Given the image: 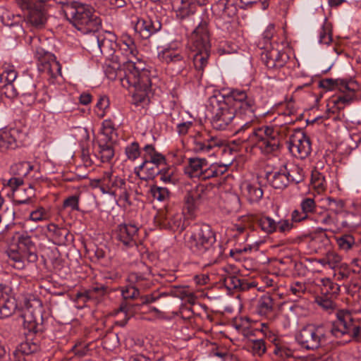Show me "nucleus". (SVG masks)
Returning a JSON list of instances; mask_svg holds the SVG:
<instances>
[{
	"label": "nucleus",
	"instance_id": "obj_1",
	"mask_svg": "<svg viewBox=\"0 0 361 361\" xmlns=\"http://www.w3.org/2000/svg\"><path fill=\"white\" fill-rule=\"evenodd\" d=\"M186 243L192 253L204 258L209 264L216 263L224 253L223 245L216 242L214 232L206 224L195 225Z\"/></svg>",
	"mask_w": 361,
	"mask_h": 361
},
{
	"label": "nucleus",
	"instance_id": "obj_2",
	"mask_svg": "<svg viewBox=\"0 0 361 361\" xmlns=\"http://www.w3.org/2000/svg\"><path fill=\"white\" fill-rule=\"evenodd\" d=\"M60 4L67 20L87 36L101 28L102 20L92 6L78 2L60 1Z\"/></svg>",
	"mask_w": 361,
	"mask_h": 361
},
{
	"label": "nucleus",
	"instance_id": "obj_3",
	"mask_svg": "<svg viewBox=\"0 0 361 361\" xmlns=\"http://www.w3.org/2000/svg\"><path fill=\"white\" fill-rule=\"evenodd\" d=\"M247 95L245 90L231 89L228 94V102L220 104L212 117L211 123L213 128L219 130H224L235 118L237 119Z\"/></svg>",
	"mask_w": 361,
	"mask_h": 361
},
{
	"label": "nucleus",
	"instance_id": "obj_4",
	"mask_svg": "<svg viewBox=\"0 0 361 361\" xmlns=\"http://www.w3.org/2000/svg\"><path fill=\"white\" fill-rule=\"evenodd\" d=\"M122 66L121 84L124 87H133L137 91L147 92L151 87L149 71L141 61L133 62L124 56Z\"/></svg>",
	"mask_w": 361,
	"mask_h": 361
},
{
	"label": "nucleus",
	"instance_id": "obj_5",
	"mask_svg": "<svg viewBox=\"0 0 361 361\" xmlns=\"http://www.w3.org/2000/svg\"><path fill=\"white\" fill-rule=\"evenodd\" d=\"M253 146H258L265 154L278 151L281 145L282 135L279 128L262 126L252 130L247 137H242Z\"/></svg>",
	"mask_w": 361,
	"mask_h": 361
},
{
	"label": "nucleus",
	"instance_id": "obj_6",
	"mask_svg": "<svg viewBox=\"0 0 361 361\" xmlns=\"http://www.w3.org/2000/svg\"><path fill=\"white\" fill-rule=\"evenodd\" d=\"M195 20L199 25L192 31L190 37L197 51L193 56V63L197 70L202 71L207 63L209 56V33L208 23L206 21H200L199 18H196Z\"/></svg>",
	"mask_w": 361,
	"mask_h": 361
},
{
	"label": "nucleus",
	"instance_id": "obj_7",
	"mask_svg": "<svg viewBox=\"0 0 361 361\" xmlns=\"http://www.w3.org/2000/svg\"><path fill=\"white\" fill-rule=\"evenodd\" d=\"M85 44L88 51L95 55L102 54L110 59L116 54L119 55V51L116 49V35L111 32L99 30L93 32L85 37Z\"/></svg>",
	"mask_w": 361,
	"mask_h": 361
},
{
	"label": "nucleus",
	"instance_id": "obj_8",
	"mask_svg": "<svg viewBox=\"0 0 361 361\" xmlns=\"http://www.w3.org/2000/svg\"><path fill=\"white\" fill-rule=\"evenodd\" d=\"M324 326L308 324L300 330L295 336L298 343L307 350H316L325 345L332 334Z\"/></svg>",
	"mask_w": 361,
	"mask_h": 361
},
{
	"label": "nucleus",
	"instance_id": "obj_9",
	"mask_svg": "<svg viewBox=\"0 0 361 361\" xmlns=\"http://www.w3.org/2000/svg\"><path fill=\"white\" fill-rule=\"evenodd\" d=\"M23 327L29 333L37 334L42 331V304L33 295H28L23 299Z\"/></svg>",
	"mask_w": 361,
	"mask_h": 361
},
{
	"label": "nucleus",
	"instance_id": "obj_10",
	"mask_svg": "<svg viewBox=\"0 0 361 361\" xmlns=\"http://www.w3.org/2000/svg\"><path fill=\"white\" fill-rule=\"evenodd\" d=\"M337 320L330 328L332 336L343 338V342L350 341L351 338L361 342V327L353 325L351 314L348 310H339L336 313Z\"/></svg>",
	"mask_w": 361,
	"mask_h": 361
},
{
	"label": "nucleus",
	"instance_id": "obj_11",
	"mask_svg": "<svg viewBox=\"0 0 361 361\" xmlns=\"http://www.w3.org/2000/svg\"><path fill=\"white\" fill-rule=\"evenodd\" d=\"M103 182L104 186L101 188L103 193L113 195L117 202L123 201L128 205L131 204L125 179L106 172L104 175Z\"/></svg>",
	"mask_w": 361,
	"mask_h": 361
},
{
	"label": "nucleus",
	"instance_id": "obj_12",
	"mask_svg": "<svg viewBox=\"0 0 361 361\" xmlns=\"http://www.w3.org/2000/svg\"><path fill=\"white\" fill-rule=\"evenodd\" d=\"M255 99L247 95V99L244 101L243 106L240 109L236 121L240 125L236 130L235 134L239 135V139L244 142L242 137H247L249 133H251L253 122L257 119L255 115Z\"/></svg>",
	"mask_w": 361,
	"mask_h": 361
},
{
	"label": "nucleus",
	"instance_id": "obj_13",
	"mask_svg": "<svg viewBox=\"0 0 361 361\" xmlns=\"http://www.w3.org/2000/svg\"><path fill=\"white\" fill-rule=\"evenodd\" d=\"M48 0H16L23 10L27 11V20L35 27H41L47 21L45 3Z\"/></svg>",
	"mask_w": 361,
	"mask_h": 361
},
{
	"label": "nucleus",
	"instance_id": "obj_14",
	"mask_svg": "<svg viewBox=\"0 0 361 361\" xmlns=\"http://www.w3.org/2000/svg\"><path fill=\"white\" fill-rule=\"evenodd\" d=\"M154 220L161 228L179 232L185 228L183 214L173 209H165L159 211Z\"/></svg>",
	"mask_w": 361,
	"mask_h": 361
},
{
	"label": "nucleus",
	"instance_id": "obj_15",
	"mask_svg": "<svg viewBox=\"0 0 361 361\" xmlns=\"http://www.w3.org/2000/svg\"><path fill=\"white\" fill-rule=\"evenodd\" d=\"M288 149L293 156L305 159L311 152V142L309 137L301 130L298 129L290 136L287 142Z\"/></svg>",
	"mask_w": 361,
	"mask_h": 361
},
{
	"label": "nucleus",
	"instance_id": "obj_16",
	"mask_svg": "<svg viewBox=\"0 0 361 361\" xmlns=\"http://www.w3.org/2000/svg\"><path fill=\"white\" fill-rule=\"evenodd\" d=\"M159 58L166 63L169 69L175 74L180 73L188 66L185 54L180 51L171 47L162 50L159 54Z\"/></svg>",
	"mask_w": 361,
	"mask_h": 361
},
{
	"label": "nucleus",
	"instance_id": "obj_17",
	"mask_svg": "<svg viewBox=\"0 0 361 361\" xmlns=\"http://www.w3.org/2000/svg\"><path fill=\"white\" fill-rule=\"evenodd\" d=\"M173 295L181 299H186L190 304H194L196 297L194 293L187 291L183 288L173 287L169 292H154L152 294L145 295L140 298V304L147 305L153 302L162 297Z\"/></svg>",
	"mask_w": 361,
	"mask_h": 361
},
{
	"label": "nucleus",
	"instance_id": "obj_18",
	"mask_svg": "<svg viewBox=\"0 0 361 361\" xmlns=\"http://www.w3.org/2000/svg\"><path fill=\"white\" fill-rule=\"evenodd\" d=\"M138 231L134 224H119L115 231L116 238L126 247L136 246Z\"/></svg>",
	"mask_w": 361,
	"mask_h": 361
},
{
	"label": "nucleus",
	"instance_id": "obj_19",
	"mask_svg": "<svg viewBox=\"0 0 361 361\" xmlns=\"http://www.w3.org/2000/svg\"><path fill=\"white\" fill-rule=\"evenodd\" d=\"M161 28V21L155 15L139 19L135 27V31L143 39H148L152 34L159 31Z\"/></svg>",
	"mask_w": 361,
	"mask_h": 361
},
{
	"label": "nucleus",
	"instance_id": "obj_20",
	"mask_svg": "<svg viewBox=\"0 0 361 361\" xmlns=\"http://www.w3.org/2000/svg\"><path fill=\"white\" fill-rule=\"evenodd\" d=\"M222 143L220 140L210 137L207 134L197 133L194 140L193 150L197 153H214L215 148H219Z\"/></svg>",
	"mask_w": 361,
	"mask_h": 361
},
{
	"label": "nucleus",
	"instance_id": "obj_21",
	"mask_svg": "<svg viewBox=\"0 0 361 361\" xmlns=\"http://www.w3.org/2000/svg\"><path fill=\"white\" fill-rule=\"evenodd\" d=\"M288 59V56L285 52L275 49L267 50L262 53V60L269 69L283 68Z\"/></svg>",
	"mask_w": 361,
	"mask_h": 361
},
{
	"label": "nucleus",
	"instance_id": "obj_22",
	"mask_svg": "<svg viewBox=\"0 0 361 361\" xmlns=\"http://www.w3.org/2000/svg\"><path fill=\"white\" fill-rule=\"evenodd\" d=\"M17 245L18 250L27 255L28 262L35 263L37 261V247L31 236L26 233L20 235L18 238Z\"/></svg>",
	"mask_w": 361,
	"mask_h": 361
},
{
	"label": "nucleus",
	"instance_id": "obj_23",
	"mask_svg": "<svg viewBox=\"0 0 361 361\" xmlns=\"http://www.w3.org/2000/svg\"><path fill=\"white\" fill-rule=\"evenodd\" d=\"M208 188L202 184L197 185L189 190L185 197L188 209L193 211L196 207L207 196Z\"/></svg>",
	"mask_w": 361,
	"mask_h": 361
},
{
	"label": "nucleus",
	"instance_id": "obj_24",
	"mask_svg": "<svg viewBox=\"0 0 361 361\" xmlns=\"http://www.w3.org/2000/svg\"><path fill=\"white\" fill-rule=\"evenodd\" d=\"M20 134L17 129L0 132V151L2 152L14 149L18 146Z\"/></svg>",
	"mask_w": 361,
	"mask_h": 361
},
{
	"label": "nucleus",
	"instance_id": "obj_25",
	"mask_svg": "<svg viewBox=\"0 0 361 361\" xmlns=\"http://www.w3.org/2000/svg\"><path fill=\"white\" fill-rule=\"evenodd\" d=\"M266 178L274 188L278 190H283L289 184L286 166L281 167L277 171L267 173Z\"/></svg>",
	"mask_w": 361,
	"mask_h": 361
},
{
	"label": "nucleus",
	"instance_id": "obj_26",
	"mask_svg": "<svg viewBox=\"0 0 361 361\" xmlns=\"http://www.w3.org/2000/svg\"><path fill=\"white\" fill-rule=\"evenodd\" d=\"M128 280L130 283L136 285L137 288H149L151 281L150 267L143 265L142 271L130 272L128 276Z\"/></svg>",
	"mask_w": 361,
	"mask_h": 361
},
{
	"label": "nucleus",
	"instance_id": "obj_27",
	"mask_svg": "<svg viewBox=\"0 0 361 361\" xmlns=\"http://www.w3.org/2000/svg\"><path fill=\"white\" fill-rule=\"evenodd\" d=\"M160 167L152 163L147 158L135 169V173L140 179L147 180L154 179L161 172Z\"/></svg>",
	"mask_w": 361,
	"mask_h": 361
},
{
	"label": "nucleus",
	"instance_id": "obj_28",
	"mask_svg": "<svg viewBox=\"0 0 361 361\" xmlns=\"http://www.w3.org/2000/svg\"><path fill=\"white\" fill-rule=\"evenodd\" d=\"M176 16L181 20L191 17V20L197 25L199 23L196 22V18H199L200 21H206L208 23L207 20L202 19L199 15L195 14V6L189 0H182L181 5L176 10Z\"/></svg>",
	"mask_w": 361,
	"mask_h": 361
},
{
	"label": "nucleus",
	"instance_id": "obj_29",
	"mask_svg": "<svg viewBox=\"0 0 361 361\" xmlns=\"http://www.w3.org/2000/svg\"><path fill=\"white\" fill-rule=\"evenodd\" d=\"M207 166V161L205 159L190 158L188 166L185 169V172L191 178L197 177L201 178L204 169Z\"/></svg>",
	"mask_w": 361,
	"mask_h": 361
},
{
	"label": "nucleus",
	"instance_id": "obj_30",
	"mask_svg": "<svg viewBox=\"0 0 361 361\" xmlns=\"http://www.w3.org/2000/svg\"><path fill=\"white\" fill-rule=\"evenodd\" d=\"M140 302H133L131 300H124L121 303L117 314L122 312L124 314V319L120 321H116V324L120 326H124L129 318L133 314L134 312L137 310V307L140 306Z\"/></svg>",
	"mask_w": 361,
	"mask_h": 361
},
{
	"label": "nucleus",
	"instance_id": "obj_31",
	"mask_svg": "<svg viewBox=\"0 0 361 361\" xmlns=\"http://www.w3.org/2000/svg\"><path fill=\"white\" fill-rule=\"evenodd\" d=\"M124 56H113V59H110L111 61V64H109L105 69V74L107 78L110 80H114L119 75L122 76V66L123 62Z\"/></svg>",
	"mask_w": 361,
	"mask_h": 361
},
{
	"label": "nucleus",
	"instance_id": "obj_32",
	"mask_svg": "<svg viewBox=\"0 0 361 361\" xmlns=\"http://www.w3.org/2000/svg\"><path fill=\"white\" fill-rule=\"evenodd\" d=\"M214 10L221 12L222 18H231L234 17L238 12V8L234 3L230 0H219L214 6Z\"/></svg>",
	"mask_w": 361,
	"mask_h": 361
},
{
	"label": "nucleus",
	"instance_id": "obj_33",
	"mask_svg": "<svg viewBox=\"0 0 361 361\" xmlns=\"http://www.w3.org/2000/svg\"><path fill=\"white\" fill-rule=\"evenodd\" d=\"M274 300L269 294L262 295L257 301L256 312L260 316H268L272 312Z\"/></svg>",
	"mask_w": 361,
	"mask_h": 361
},
{
	"label": "nucleus",
	"instance_id": "obj_34",
	"mask_svg": "<svg viewBox=\"0 0 361 361\" xmlns=\"http://www.w3.org/2000/svg\"><path fill=\"white\" fill-rule=\"evenodd\" d=\"M321 293L331 298H336L340 293V286L333 282L330 279L321 280Z\"/></svg>",
	"mask_w": 361,
	"mask_h": 361
},
{
	"label": "nucleus",
	"instance_id": "obj_35",
	"mask_svg": "<svg viewBox=\"0 0 361 361\" xmlns=\"http://www.w3.org/2000/svg\"><path fill=\"white\" fill-rule=\"evenodd\" d=\"M244 193L250 202H257L263 196V190L260 187L249 183H245Z\"/></svg>",
	"mask_w": 361,
	"mask_h": 361
},
{
	"label": "nucleus",
	"instance_id": "obj_36",
	"mask_svg": "<svg viewBox=\"0 0 361 361\" xmlns=\"http://www.w3.org/2000/svg\"><path fill=\"white\" fill-rule=\"evenodd\" d=\"M17 308V302L14 298L10 297L4 302L0 303V317L6 318L11 316Z\"/></svg>",
	"mask_w": 361,
	"mask_h": 361
},
{
	"label": "nucleus",
	"instance_id": "obj_37",
	"mask_svg": "<svg viewBox=\"0 0 361 361\" xmlns=\"http://www.w3.org/2000/svg\"><path fill=\"white\" fill-rule=\"evenodd\" d=\"M257 224L266 233L270 234L277 229V223L271 217L262 216L257 220Z\"/></svg>",
	"mask_w": 361,
	"mask_h": 361
},
{
	"label": "nucleus",
	"instance_id": "obj_38",
	"mask_svg": "<svg viewBox=\"0 0 361 361\" xmlns=\"http://www.w3.org/2000/svg\"><path fill=\"white\" fill-rule=\"evenodd\" d=\"M33 169L30 162L23 161L13 164L11 167V173L16 176L22 178L27 176Z\"/></svg>",
	"mask_w": 361,
	"mask_h": 361
},
{
	"label": "nucleus",
	"instance_id": "obj_39",
	"mask_svg": "<svg viewBox=\"0 0 361 361\" xmlns=\"http://www.w3.org/2000/svg\"><path fill=\"white\" fill-rule=\"evenodd\" d=\"M42 68L41 71L47 72L52 78H56L57 75H61V66L60 63L55 60L42 63Z\"/></svg>",
	"mask_w": 361,
	"mask_h": 361
},
{
	"label": "nucleus",
	"instance_id": "obj_40",
	"mask_svg": "<svg viewBox=\"0 0 361 361\" xmlns=\"http://www.w3.org/2000/svg\"><path fill=\"white\" fill-rule=\"evenodd\" d=\"M286 173L290 182L298 184L304 180V171L298 166H293L290 169L286 168Z\"/></svg>",
	"mask_w": 361,
	"mask_h": 361
},
{
	"label": "nucleus",
	"instance_id": "obj_41",
	"mask_svg": "<svg viewBox=\"0 0 361 361\" xmlns=\"http://www.w3.org/2000/svg\"><path fill=\"white\" fill-rule=\"evenodd\" d=\"M47 230L49 233L52 235L54 239L59 243H63L66 235L68 234L67 230L60 228L54 224L48 225Z\"/></svg>",
	"mask_w": 361,
	"mask_h": 361
},
{
	"label": "nucleus",
	"instance_id": "obj_42",
	"mask_svg": "<svg viewBox=\"0 0 361 361\" xmlns=\"http://www.w3.org/2000/svg\"><path fill=\"white\" fill-rule=\"evenodd\" d=\"M107 292V287L104 285H99L92 287L90 289L86 290L83 293H78L77 297H85L88 300L92 299L97 295H103Z\"/></svg>",
	"mask_w": 361,
	"mask_h": 361
},
{
	"label": "nucleus",
	"instance_id": "obj_43",
	"mask_svg": "<svg viewBox=\"0 0 361 361\" xmlns=\"http://www.w3.org/2000/svg\"><path fill=\"white\" fill-rule=\"evenodd\" d=\"M334 299L327 295H322L317 296L315 301L324 310L331 312L336 308V304L334 302Z\"/></svg>",
	"mask_w": 361,
	"mask_h": 361
},
{
	"label": "nucleus",
	"instance_id": "obj_44",
	"mask_svg": "<svg viewBox=\"0 0 361 361\" xmlns=\"http://www.w3.org/2000/svg\"><path fill=\"white\" fill-rule=\"evenodd\" d=\"M154 199L158 201H165L169 197V191L166 188H162L156 185H152L149 190Z\"/></svg>",
	"mask_w": 361,
	"mask_h": 361
},
{
	"label": "nucleus",
	"instance_id": "obj_45",
	"mask_svg": "<svg viewBox=\"0 0 361 361\" xmlns=\"http://www.w3.org/2000/svg\"><path fill=\"white\" fill-rule=\"evenodd\" d=\"M99 154L102 162H109L114 156V150L111 145L108 143H99Z\"/></svg>",
	"mask_w": 361,
	"mask_h": 361
},
{
	"label": "nucleus",
	"instance_id": "obj_46",
	"mask_svg": "<svg viewBox=\"0 0 361 361\" xmlns=\"http://www.w3.org/2000/svg\"><path fill=\"white\" fill-rule=\"evenodd\" d=\"M104 348L113 350L119 345V339L118 335L114 333H109L106 334L102 341Z\"/></svg>",
	"mask_w": 361,
	"mask_h": 361
},
{
	"label": "nucleus",
	"instance_id": "obj_47",
	"mask_svg": "<svg viewBox=\"0 0 361 361\" xmlns=\"http://www.w3.org/2000/svg\"><path fill=\"white\" fill-rule=\"evenodd\" d=\"M90 345L91 344L90 343H86L85 341H78L72 347L71 350L75 355L78 357H83L89 355L91 351L90 348Z\"/></svg>",
	"mask_w": 361,
	"mask_h": 361
},
{
	"label": "nucleus",
	"instance_id": "obj_48",
	"mask_svg": "<svg viewBox=\"0 0 361 361\" xmlns=\"http://www.w3.org/2000/svg\"><path fill=\"white\" fill-rule=\"evenodd\" d=\"M38 348L39 346L35 343L25 341L18 345L16 350L29 357L31 354L37 352Z\"/></svg>",
	"mask_w": 361,
	"mask_h": 361
},
{
	"label": "nucleus",
	"instance_id": "obj_49",
	"mask_svg": "<svg viewBox=\"0 0 361 361\" xmlns=\"http://www.w3.org/2000/svg\"><path fill=\"white\" fill-rule=\"evenodd\" d=\"M21 253L22 252L18 250V248H9L7 250H6V254L7 257L16 264V267L18 269H22L24 267V263L23 261Z\"/></svg>",
	"mask_w": 361,
	"mask_h": 361
},
{
	"label": "nucleus",
	"instance_id": "obj_50",
	"mask_svg": "<svg viewBox=\"0 0 361 361\" xmlns=\"http://www.w3.org/2000/svg\"><path fill=\"white\" fill-rule=\"evenodd\" d=\"M326 206L329 210L335 214L341 213L344 207V202L342 200L334 199L333 197H327L326 200Z\"/></svg>",
	"mask_w": 361,
	"mask_h": 361
},
{
	"label": "nucleus",
	"instance_id": "obj_51",
	"mask_svg": "<svg viewBox=\"0 0 361 361\" xmlns=\"http://www.w3.org/2000/svg\"><path fill=\"white\" fill-rule=\"evenodd\" d=\"M337 243L341 249L347 251L355 245V242L353 235H343L337 238Z\"/></svg>",
	"mask_w": 361,
	"mask_h": 361
},
{
	"label": "nucleus",
	"instance_id": "obj_52",
	"mask_svg": "<svg viewBox=\"0 0 361 361\" xmlns=\"http://www.w3.org/2000/svg\"><path fill=\"white\" fill-rule=\"evenodd\" d=\"M161 172L160 179L165 183H175L176 178L174 177L175 169L173 167H163L160 168Z\"/></svg>",
	"mask_w": 361,
	"mask_h": 361
},
{
	"label": "nucleus",
	"instance_id": "obj_53",
	"mask_svg": "<svg viewBox=\"0 0 361 361\" xmlns=\"http://www.w3.org/2000/svg\"><path fill=\"white\" fill-rule=\"evenodd\" d=\"M224 283L227 288L231 289H244L243 287V281L240 279L238 276L233 275L227 276L224 279Z\"/></svg>",
	"mask_w": 361,
	"mask_h": 361
},
{
	"label": "nucleus",
	"instance_id": "obj_54",
	"mask_svg": "<svg viewBox=\"0 0 361 361\" xmlns=\"http://www.w3.org/2000/svg\"><path fill=\"white\" fill-rule=\"evenodd\" d=\"M79 195H71L63 200V207L71 208L73 211H79Z\"/></svg>",
	"mask_w": 361,
	"mask_h": 361
},
{
	"label": "nucleus",
	"instance_id": "obj_55",
	"mask_svg": "<svg viewBox=\"0 0 361 361\" xmlns=\"http://www.w3.org/2000/svg\"><path fill=\"white\" fill-rule=\"evenodd\" d=\"M139 295L138 288L134 286L126 287L122 290V296L124 300L136 299Z\"/></svg>",
	"mask_w": 361,
	"mask_h": 361
},
{
	"label": "nucleus",
	"instance_id": "obj_56",
	"mask_svg": "<svg viewBox=\"0 0 361 361\" xmlns=\"http://www.w3.org/2000/svg\"><path fill=\"white\" fill-rule=\"evenodd\" d=\"M327 257V266L330 269H336L339 266L342 260L341 257L334 252H328Z\"/></svg>",
	"mask_w": 361,
	"mask_h": 361
},
{
	"label": "nucleus",
	"instance_id": "obj_57",
	"mask_svg": "<svg viewBox=\"0 0 361 361\" xmlns=\"http://www.w3.org/2000/svg\"><path fill=\"white\" fill-rule=\"evenodd\" d=\"M332 41V36L331 30L323 25L321 27L319 35V42L324 44H329Z\"/></svg>",
	"mask_w": 361,
	"mask_h": 361
},
{
	"label": "nucleus",
	"instance_id": "obj_58",
	"mask_svg": "<svg viewBox=\"0 0 361 361\" xmlns=\"http://www.w3.org/2000/svg\"><path fill=\"white\" fill-rule=\"evenodd\" d=\"M300 207L303 213L308 214L309 213H312L314 212L316 207V203L314 199L307 197L302 201Z\"/></svg>",
	"mask_w": 361,
	"mask_h": 361
},
{
	"label": "nucleus",
	"instance_id": "obj_59",
	"mask_svg": "<svg viewBox=\"0 0 361 361\" xmlns=\"http://www.w3.org/2000/svg\"><path fill=\"white\" fill-rule=\"evenodd\" d=\"M353 99V94H343L334 99L333 103L334 105L337 106L338 109H342L344 107V105L350 104Z\"/></svg>",
	"mask_w": 361,
	"mask_h": 361
},
{
	"label": "nucleus",
	"instance_id": "obj_60",
	"mask_svg": "<svg viewBox=\"0 0 361 361\" xmlns=\"http://www.w3.org/2000/svg\"><path fill=\"white\" fill-rule=\"evenodd\" d=\"M126 154L128 159L135 160L140 155V148L137 142H134L126 148Z\"/></svg>",
	"mask_w": 361,
	"mask_h": 361
},
{
	"label": "nucleus",
	"instance_id": "obj_61",
	"mask_svg": "<svg viewBox=\"0 0 361 361\" xmlns=\"http://www.w3.org/2000/svg\"><path fill=\"white\" fill-rule=\"evenodd\" d=\"M27 192V197L26 198L22 197L19 199H16L14 200L15 204L20 205L23 204H30L32 202V198L35 197V189L31 184H30L29 188L25 190Z\"/></svg>",
	"mask_w": 361,
	"mask_h": 361
},
{
	"label": "nucleus",
	"instance_id": "obj_62",
	"mask_svg": "<svg viewBox=\"0 0 361 361\" xmlns=\"http://www.w3.org/2000/svg\"><path fill=\"white\" fill-rule=\"evenodd\" d=\"M122 51H124L126 52V55L127 56L130 55L133 57H136L138 53V51L135 45L130 46V44H128L126 43H121L120 44V49L118 50H116V51H119V54H121ZM121 56H123V54H122Z\"/></svg>",
	"mask_w": 361,
	"mask_h": 361
},
{
	"label": "nucleus",
	"instance_id": "obj_63",
	"mask_svg": "<svg viewBox=\"0 0 361 361\" xmlns=\"http://www.w3.org/2000/svg\"><path fill=\"white\" fill-rule=\"evenodd\" d=\"M252 350L255 353L259 355H262L266 351L265 343L262 339L255 340L252 343Z\"/></svg>",
	"mask_w": 361,
	"mask_h": 361
},
{
	"label": "nucleus",
	"instance_id": "obj_64",
	"mask_svg": "<svg viewBox=\"0 0 361 361\" xmlns=\"http://www.w3.org/2000/svg\"><path fill=\"white\" fill-rule=\"evenodd\" d=\"M338 82H342V81L331 78L324 79L319 82V87L326 90H331L336 87V83Z\"/></svg>",
	"mask_w": 361,
	"mask_h": 361
}]
</instances>
